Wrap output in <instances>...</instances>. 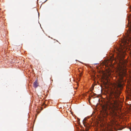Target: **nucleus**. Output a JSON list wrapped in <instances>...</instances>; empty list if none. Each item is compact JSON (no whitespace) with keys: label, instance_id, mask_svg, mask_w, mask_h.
I'll return each mask as SVG.
<instances>
[{"label":"nucleus","instance_id":"f03ea898","mask_svg":"<svg viewBox=\"0 0 131 131\" xmlns=\"http://www.w3.org/2000/svg\"><path fill=\"white\" fill-rule=\"evenodd\" d=\"M38 85V84L37 81H36L34 83V87L36 88Z\"/></svg>","mask_w":131,"mask_h":131},{"label":"nucleus","instance_id":"7ed1b4c3","mask_svg":"<svg viewBox=\"0 0 131 131\" xmlns=\"http://www.w3.org/2000/svg\"><path fill=\"white\" fill-rule=\"evenodd\" d=\"M86 120V119H85V118H84L83 120V123H84V121H85Z\"/></svg>","mask_w":131,"mask_h":131},{"label":"nucleus","instance_id":"f257e3e1","mask_svg":"<svg viewBox=\"0 0 131 131\" xmlns=\"http://www.w3.org/2000/svg\"><path fill=\"white\" fill-rule=\"evenodd\" d=\"M131 35H126V37L122 41L123 45H121L119 48H117L115 50L118 59L120 64L118 68L117 72L120 80L117 84L113 85L111 94L106 102L103 106L102 108L106 112L108 111L110 115L112 116L117 115L116 111L117 109V103L121 93L120 91L123 88L122 81L123 77L126 75L127 63V61L122 59L125 54L126 47L128 45V42H131Z\"/></svg>","mask_w":131,"mask_h":131}]
</instances>
